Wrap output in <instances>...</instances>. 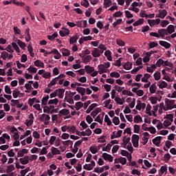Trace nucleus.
<instances>
[{
  "label": "nucleus",
  "mask_w": 176,
  "mask_h": 176,
  "mask_svg": "<svg viewBox=\"0 0 176 176\" xmlns=\"http://www.w3.org/2000/svg\"><path fill=\"white\" fill-rule=\"evenodd\" d=\"M139 142H140V135L133 134L132 135V144L134 148H138Z\"/></svg>",
  "instance_id": "f257e3e1"
},
{
  "label": "nucleus",
  "mask_w": 176,
  "mask_h": 176,
  "mask_svg": "<svg viewBox=\"0 0 176 176\" xmlns=\"http://www.w3.org/2000/svg\"><path fill=\"white\" fill-rule=\"evenodd\" d=\"M142 141H144L142 142V145H146L148 144V141H149V133L144 132L143 133Z\"/></svg>",
  "instance_id": "f03ea898"
},
{
  "label": "nucleus",
  "mask_w": 176,
  "mask_h": 176,
  "mask_svg": "<svg viewBox=\"0 0 176 176\" xmlns=\"http://www.w3.org/2000/svg\"><path fill=\"white\" fill-rule=\"evenodd\" d=\"M159 14L156 15V17H159L160 19H164L167 16V10H159Z\"/></svg>",
  "instance_id": "7ed1b4c3"
},
{
  "label": "nucleus",
  "mask_w": 176,
  "mask_h": 176,
  "mask_svg": "<svg viewBox=\"0 0 176 176\" xmlns=\"http://www.w3.org/2000/svg\"><path fill=\"white\" fill-rule=\"evenodd\" d=\"M102 157H103L104 160H109L110 162H113V157L107 153H102Z\"/></svg>",
  "instance_id": "20e7f679"
},
{
  "label": "nucleus",
  "mask_w": 176,
  "mask_h": 176,
  "mask_svg": "<svg viewBox=\"0 0 176 176\" xmlns=\"http://www.w3.org/2000/svg\"><path fill=\"white\" fill-rule=\"evenodd\" d=\"M98 74H100V75H101L102 74H105V73H107V69H106V67H105V65H104L103 64L99 65L98 66Z\"/></svg>",
  "instance_id": "39448f33"
},
{
  "label": "nucleus",
  "mask_w": 176,
  "mask_h": 176,
  "mask_svg": "<svg viewBox=\"0 0 176 176\" xmlns=\"http://www.w3.org/2000/svg\"><path fill=\"white\" fill-rule=\"evenodd\" d=\"M56 96L59 97V98H63L64 93H65V89H56Z\"/></svg>",
  "instance_id": "423d86ee"
},
{
  "label": "nucleus",
  "mask_w": 176,
  "mask_h": 176,
  "mask_svg": "<svg viewBox=\"0 0 176 176\" xmlns=\"http://www.w3.org/2000/svg\"><path fill=\"white\" fill-rule=\"evenodd\" d=\"M19 162L23 165L28 164L30 163V156L26 155L23 158H20Z\"/></svg>",
  "instance_id": "0eeeda50"
},
{
  "label": "nucleus",
  "mask_w": 176,
  "mask_h": 176,
  "mask_svg": "<svg viewBox=\"0 0 176 176\" xmlns=\"http://www.w3.org/2000/svg\"><path fill=\"white\" fill-rule=\"evenodd\" d=\"M162 138H163V137L162 136H157L156 138H155L154 139H153V144H154V145H156V146H159L160 145V142L162 141Z\"/></svg>",
  "instance_id": "6e6552de"
},
{
  "label": "nucleus",
  "mask_w": 176,
  "mask_h": 176,
  "mask_svg": "<svg viewBox=\"0 0 176 176\" xmlns=\"http://www.w3.org/2000/svg\"><path fill=\"white\" fill-rule=\"evenodd\" d=\"M78 39H79V36L76 33L72 37H70V38H69L70 45H74V43H76V42L78 41Z\"/></svg>",
  "instance_id": "1a4fd4ad"
},
{
  "label": "nucleus",
  "mask_w": 176,
  "mask_h": 176,
  "mask_svg": "<svg viewBox=\"0 0 176 176\" xmlns=\"http://www.w3.org/2000/svg\"><path fill=\"white\" fill-rule=\"evenodd\" d=\"M174 102H175V100L170 99H166L165 104H166V107H168L169 109H173V105H174Z\"/></svg>",
  "instance_id": "9d476101"
},
{
  "label": "nucleus",
  "mask_w": 176,
  "mask_h": 176,
  "mask_svg": "<svg viewBox=\"0 0 176 176\" xmlns=\"http://www.w3.org/2000/svg\"><path fill=\"white\" fill-rule=\"evenodd\" d=\"M159 43L161 46L165 47V49H170V47H171V44H170V43H168L167 41H160Z\"/></svg>",
  "instance_id": "9b49d317"
},
{
  "label": "nucleus",
  "mask_w": 176,
  "mask_h": 176,
  "mask_svg": "<svg viewBox=\"0 0 176 176\" xmlns=\"http://www.w3.org/2000/svg\"><path fill=\"white\" fill-rule=\"evenodd\" d=\"M39 120H40V122H45L46 120H50V116L43 113L39 117Z\"/></svg>",
  "instance_id": "f8f14e48"
},
{
  "label": "nucleus",
  "mask_w": 176,
  "mask_h": 176,
  "mask_svg": "<svg viewBox=\"0 0 176 176\" xmlns=\"http://www.w3.org/2000/svg\"><path fill=\"white\" fill-rule=\"evenodd\" d=\"M52 53L53 54H55V56H54L55 60H58L61 58V54H60V52H58V50H57L56 49H53Z\"/></svg>",
  "instance_id": "ddd939ff"
},
{
  "label": "nucleus",
  "mask_w": 176,
  "mask_h": 176,
  "mask_svg": "<svg viewBox=\"0 0 176 176\" xmlns=\"http://www.w3.org/2000/svg\"><path fill=\"white\" fill-rule=\"evenodd\" d=\"M25 35H26L25 37L26 42H30L31 41V34H30V28L25 29Z\"/></svg>",
  "instance_id": "4468645a"
},
{
  "label": "nucleus",
  "mask_w": 176,
  "mask_h": 176,
  "mask_svg": "<svg viewBox=\"0 0 176 176\" xmlns=\"http://www.w3.org/2000/svg\"><path fill=\"white\" fill-rule=\"evenodd\" d=\"M157 89V87L156 86V82H154L150 86V88H149L150 93L151 94H155V93H156Z\"/></svg>",
  "instance_id": "2eb2a0df"
},
{
  "label": "nucleus",
  "mask_w": 176,
  "mask_h": 176,
  "mask_svg": "<svg viewBox=\"0 0 176 176\" xmlns=\"http://www.w3.org/2000/svg\"><path fill=\"white\" fill-rule=\"evenodd\" d=\"M82 58L83 60L84 64H87V63H89V61H91L93 57H91L90 55H87L85 57V56H82Z\"/></svg>",
  "instance_id": "dca6fc26"
},
{
  "label": "nucleus",
  "mask_w": 176,
  "mask_h": 176,
  "mask_svg": "<svg viewBox=\"0 0 176 176\" xmlns=\"http://www.w3.org/2000/svg\"><path fill=\"white\" fill-rule=\"evenodd\" d=\"M167 86L168 85L167 82H166V81L160 80L158 82V87H160V89H166Z\"/></svg>",
  "instance_id": "f3484780"
},
{
  "label": "nucleus",
  "mask_w": 176,
  "mask_h": 176,
  "mask_svg": "<svg viewBox=\"0 0 176 176\" xmlns=\"http://www.w3.org/2000/svg\"><path fill=\"white\" fill-rule=\"evenodd\" d=\"M168 34H173L175 32V26L174 25H169L166 28Z\"/></svg>",
  "instance_id": "a211bd4d"
},
{
  "label": "nucleus",
  "mask_w": 176,
  "mask_h": 176,
  "mask_svg": "<svg viewBox=\"0 0 176 176\" xmlns=\"http://www.w3.org/2000/svg\"><path fill=\"white\" fill-rule=\"evenodd\" d=\"M59 34L60 36L64 37L67 36V35H69V29H65V30H60L59 31Z\"/></svg>",
  "instance_id": "6ab92c4d"
},
{
  "label": "nucleus",
  "mask_w": 176,
  "mask_h": 176,
  "mask_svg": "<svg viewBox=\"0 0 176 176\" xmlns=\"http://www.w3.org/2000/svg\"><path fill=\"white\" fill-rule=\"evenodd\" d=\"M76 91L81 94L82 96H85V93H86V88L78 87L76 88Z\"/></svg>",
  "instance_id": "aec40b11"
},
{
  "label": "nucleus",
  "mask_w": 176,
  "mask_h": 176,
  "mask_svg": "<svg viewBox=\"0 0 176 176\" xmlns=\"http://www.w3.org/2000/svg\"><path fill=\"white\" fill-rule=\"evenodd\" d=\"M132 67H133V63L130 62H127L124 63L123 65L124 69H126L127 71H129V69H131Z\"/></svg>",
  "instance_id": "412c9836"
},
{
  "label": "nucleus",
  "mask_w": 176,
  "mask_h": 176,
  "mask_svg": "<svg viewBox=\"0 0 176 176\" xmlns=\"http://www.w3.org/2000/svg\"><path fill=\"white\" fill-rule=\"evenodd\" d=\"M62 143L63 145H65V146H69L70 145V148L72 149V145H74V142H72V140L63 141Z\"/></svg>",
  "instance_id": "4be33fe9"
},
{
  "label": "nucleus",
  "mask_w": 176,
  "mask_h": 176,
  "mask_svg": "<svg viewBox=\"0 0 176 176\" xmlns=\"http://www.w3.org/2000/svg\"><path fill=\"white\" fill-rule=\"evenodd\" d=\"M101 112V109L100 108H96L94 111L91 113V116H93L94 118H96L98 113Z\"/></svg>",
  "instance_id": "5701e85b"
},
{
  "label": "nucleus",
  "mask_w": 176,
  "mask_h": 176,
  "mask_svg": "<svg viewBox=\"0 0 176 176\" xmlns=\"http://www.w3.org/2000/svg\"><path fill=\"white\" fill-rule=\"evenodd\" d=\"M57 80H58V78L56 77L53 78L51 82L48 84L47 87H52V86L56 85L57 83Z\"/></svg>",
  "instance_id": "b1692460"
},
{
  "label": "nucleus",
  "mask_w": 176,
  "mask_h": 176,
  "mask_svg": "<svg viewBox=\"0 0 176 176\" xmlns=\"http://www.w3.org/2000/svg\"><path fill=\"white\" fill-rule=\"evenodd\" d=\"M28 51L30 52L31 57H34V56H35V54H34V48H32V45L31 44L28 45Z\"/></svg>",
  "instance_id": "393cba45"
},
{
  "label": "nucleus",
  "mask_w": 176,
  "mask_h": 176,
  "mask_svg": "<svg viewBox=\"0 0 176 176\" xmlns=\"http://www.w3.org/2000/svg\"><path fill=\"white\" fill-rule=\"evenodd\" d=\"M85 71L87 74H91V72H94V67H91L90 65L85 66Z\"/></svg>",
  "instance_id": "a878e982"
},
{
  "label": "nucleus",
  "mask_w": 176,
  "mask_h": 176,
  "mask_svg": "<svg viewBox=\"0 0 176 176\" xmlns=\"http://www.w3.org/2000/svg\"><path fill=\"white\" fill-rule=\"evenodd\" d=\"M57 36H58V33L54 32L52 35H48L47 39H49V41H54Z\"/></svg>",
  "instance_id": "bb28decb"
},
{
  "label": "nucleus",
  "mask_w": 176,
  "mask_h": 176,
  "mask_svg": "<svg viewBox=\"0 0 176 176\" xmlns=\"http://www.w3.org/2000/svg\"><path fill=\"white\" fill-rule=\"evenodd\" d=\"M130 140L131 138H126V136L124 137V139H123V143H122V145H124V148H126V146H127V144H130Z\"/></svg>",
  "instance_id": "cd10ccee"
},
{
  "label": "nucleus",
  "mask_w": 176,
  "mask_h": 176,
  "mask_svg": "<svg viewBox=\"0 0 176 176\" xmlns=\"http://www.w3.org/2000/svg\"><path fill=\"white\" fill-rule=\"evenodd\" d=\"M47 101H49V95L43 97L41 100V105H47Z\"/></svg>",
  "instance_id": "c85d7f7f"
},
{
  "label": "nucleus",
  "mask_w": 176,
  "mask_h": 176,
  "mask_svg": "<svg viewBox=\"0 0 176 176\" xmlns=\"http://www.w3.org/2000/svg\"><path fill=\"white\" fill-rule=\"evenodd\" d=\"M91 54L93 57H100V54L98 53V48H94V50L91 51Z\"/></svg>",
  "instance_id": "c756f323"
},
{
  "label": "nucleus",
  "mask_w": 176,
  "mask_h": 176,
  "mask_svg": "<svg viewBox=\"0 0 176 176\" xmlns=\"http://www.w3.org/2000/svg\"><path fill=\"white\" fill-rule=\"evenodd\" d=\"M112 5V0H104V8H109Z\"/></svg>",
  "instance_id": "7c9ffc66"
},
{
  "label": "nucleus",
  "mask_w": 176,
  "mask_h": 176,
  "mask_svg": "<svg viewBox=\"0 0 176 176\" xmlns=\"http://www.w3.org/2000/svg\"><path fill=\"white\" fill-rule=\"evenodd\" d=\"M62 52V54L63 56H64L65 57H67L68 56H69V54H71V52H69V50H68L67 49H62L61 50Z\"/></svg>",
  "instance_id": "2f4dec72"
},
{
  "label": "nucleus",
  "mask_w": 176,
  "mask_h": 176,
  "mask_svg": "<svg viewBox=\"0 0 176 176\" xmlns=\"http://www.w3.org/2000/svg\"><path fill=\"white\" fill-rule=\"evenodd\" d=\"M52 153L53 155H61V151H60V150H58V148H57L56 147H52Z\"/></svg>",
  "instance_id": "473e14b6"
},
{
  "label": "nucleus",
  "mask_w": 176,
  "mask_h": 176,
  "mask_svg": "<svg viewBox=\"0 0 176 176\" xmlns=\"http://www.w3.org/2000/svg\"><path fill=\"white\" fill-rule=\"evenodd\" d=\"M59 113L63 115V116H67V115H69V110L63 109L59 111Z\"/></svg>",
  "instance_id": "72a5a7b5"
},
{
  "label": "nucleus",
  "mask_w": 176,
  "mask_h": 176,
  "mask_svg": "<svg viewBox=\"0 0 176 176\" xmlns=\"http://www.w3.org/2000/svg\"><path fill=\"white\" fill-rule=\"evenodd\" d=\"M133 122L134 123H140V122H142V118L140 115L135 116L133 118Z\"/></svg>",
  "instance_id": "f704fd0d"
},
{
  "label": "nucleus",
  "mask_w": 176,
  "mask_h": 176,
  "mask_svg": "<svg viewBox=\"0 0 176 176\" xmlns=\"http://www.w3.org/2000/svg\"><path fill=\"white\" fill-rule=\"evenodd\" d=\"M141 24H144V19H140L137 21H135L133 25L134 27H138V25H141Z\"/></svg>",
  "instance_id": "c9c22d12"
},
{
  "label": "nucleus",
  "mask_w": 176,
  "mask_h": 176,
  "mask_svg": "<svg viewBox=\"0 0 176 176\" xmlns=\"http://www.w3.org/2000/svg\"><path fill=\"white\" fill-rule=\"evenodd\" d=\"M34 65L36 67H42V68L45 67V64L39 60L34 61Z\"/></svg>",
  "instance_id": "e433bc0d"
},
{
  "label": "nucleus",
  "mask_w": 176,
  "mask_h": 176,
  "mask_svg": "<svg viewBox=\"0 0 176 176\" xmlns=\"http://www.w3.org/2000/svg\"><path fill=\"white\" fill-rule=\"evenodd\" d=\"M28 72L33 73V74H36L38 69L36 67H34L33 66H30L29 68H28Z\"/></svg>",
  "instance_id": "4c0bfd02"
},
{
  "label": "nucleus",
  "mask_w": 176,
  "mask_h": 176,
  "mask_svg": "<svg viewBox=\"0 0 176 176\" xmlns=\"http://www.w3.org/2000/svg\"><path fill=\"white\" fill-rule=\"evenodd\" d=\"M104 122L107 123V126H111L112 124V121H111V119L108 116V115H106L104 116Z\"/></svg>",
  "instance_id": "58836bf2"
},
{
  "label": "nucleus",
  "mask_w": 176,
  "mask_h": 176,
  "mask_svg": "<svg viewBox=\"0 0 176 176\" xmlns=\"http://www.w3.org/2000/svg\"><path fill=\"white\" fill-rule=\"evenodd\" d=\"M80 108H83V102H76V110L79 111Z\"/></svg>",
  "instance_id": "ea45409f"
},
{
  "label": "nucleus",
  "mask_w": 176,
  "mask_h": 176,
  "mask_svg": "<svg viewBox=\"0 0 176 176\" xmlns=\"http://www.w3.org/2000/svg\"><path fill=\"white\" fill-rule=\"evenodd\" d=\"M89 151L93 153V155H96V153L98 152V148H97V146H92L89 148Z\"/></svg>",
  "instance_id": "a19ab883"
},
{
  "label": "nucleus",
  "mask_w": 176,
  "mask_h": 176,
  "mask_svg": "<svg viewBox=\"0 0 176 176\" xmlns=\"http://www.w3.org/2000/svg\"><path fill=\"white\" fill-rule=\"evenodd\" d=\"M122 94H123V96H129L131 97H133V96H134V94H132L131 91H130L129 90H126V89L122 91Z\"/></svg>",
  "instance_id": "79ce46f5"
},
{
  "label": "nucleus",
  "mask_w": 176,
  "mask_h": 176,
  "mask_svg": "<svg viewBox=\"0 0 176 176\" xmlns=\"http://www.w3.org/2000/svg\"><path fill=\"white\" fill-rule=\"evenodd\" d=\"M65 94L69 98H72L76 94V92H72L71 91L68 92V91H66Z\"/></svg>",
  "instance_id": "37998d69"
},
{
  "label": "nucleus",
  "mask_w": 176,
  "mask_h": 176,
  "mask_svg": "<svg viewBox=\"0 0 176 176\" xmlns=\"http://www.w3.org/2000/svg\"><path fill=\"white\" fill-rule=\"evenodd\" d=\"M164 65L165 67H170V68H173L174 67V64L168 60H164Z\"/></svg>",
  "instance_id": "c03bdc74"
},
{
  "label": "nucleus",
  "mask_w": 176,
  "mask_h": 176,
  "mask_svg": "<svg viewBox=\"0 0 176 176\" xmlns=\"http://www.w3.org/2000/svg\"><path fill=\"white\" fill-rule=\"evenodd\" d=\"M164 64V60L162 58H160L155 63L156 67H160Z\"/></svg>",
  "instance_id": "a18cd8bd"
},
{
  "label": "nucleus",
  "mask_w": 176,
  "mask_h": 176,
  "mask_svg": "<svg viewBox=\"0 0 176 176\" xmlns=\"http://www.w3.org/2000/svg\"><path fill=\"white\" fill-rule=\"evenodd\" d=\"M122 60H123V58H120L116 60V63H113V65H115L116 67H120V65H122Z\"/></svg>",
  "instance_id": "49530a36"
},
{
  "label": "nucleus",
  "mask_w": 176,
  "mask_h": 176,
  "mask_svg": "<svg viewBox=\"0 0 176 176\" xmlns=\"http://www.w3.org/2000/svg\"><path fill=\"white\" fill-rule=\"evenodd\" d=\"M113 123L116 126H118V124L120 123V120H119V117H113Z\"/></svg>",
  "instance_id": "de8ad7c7"
},
{
  "label": "nucleus",
  "mask_w": 176,
  "mask_h": 176,
  "mask_svg": "<svg viewBox=\"0 0 176 176\" xmlns=\"http://www.w3.org/2000/svg\"><path fill=\"white\" fill-rule=\"evenodd\" d=\"M118 162H120V163H121V164L124 166V164H126V163H127V159H126V157H121L119 158Z\"/></svg>",
  "instance_id": "09e8293b"
},
{
  "label": "nucleus",
  "mask_w": 176,
  "mask_h": 176,
  "mask_svg": "<svg viewBox=\"0 0 176 176\" xmlns=\"http://www.w3.org/2000/svg\"><path fill=\"white\" fill-rule=\"evenodd\" d=\"M142 102H141V100H137V105L135 106L136 109H138V111H141L142 109Z\"/></svg>",
  "instance_id": "8fccbe9b"
},
{
  "label": "nucleus",
  "mask_w": 176,
  "mask_h": 176,
  "mask_svg": "<svg viewBox=\"0 0 176 176\" xmlns=\"http://www.w3.org/2000/svg\"><path fill=\"white\" fill-rule=\"evenodd\" d=\"M19 96H20V91L15 89L12 92V96L14 98H17V97H19Z\"/></svg>",
  "instance_id": "3c124183"
},
{
  "label": "nucleus",
  "mask_w": 176,
  "mask_h": 176,
  "mask_svg": "<svg viewBox=\"0 0 176 176\" xmlns=\"http://www.w3.org/2000/svg\"><path fill=\"white\" fill-rule=\"evenodd\" d=\"M111 78H120V74L116 72H113L110 74Z\"/></svg>",
  "instance_id": "603ef678"
},
{
  "label": "nucleus",
  "mask_w": 176,
  "mask_h": 176,
  "mask_svg": "<svg viewBox=\"0 0 176 176\" xmlns=\"http://www.w3.org/2000/svg\"><path fill=\"white\" fill-rule=\"evenodd\" d=\"M28 171H30V167H27L25 169L21 170L20 172L21 176H25V174H27Z\"/></svg>",
  "instance_id": "864d4df0"
},
{
  "label": "nucleus",
  "mask_w": 176,
  "mask_h": 176,
  "mask_svg": "<svg viewBox=\"0 0 176 176\" xmlns=\"http://www.w3.org/2000/svg\"><path fill=\"white\" fill-rule=\"evenodd\" d=\"M17 44L21 47V49H24L25 47V43L21 41V40H17Z\"/></svg>",
  "instance_id": "5fc2aeb1"
},
{
  "label": "nucleus",
  "mask_w": 176,
  "mask_h": 176,
  "mask_svg": "<svg viewBox=\"0 0 176 176\" xmlns=\"http://www.w3.org/2000/svg\"><path fill=\"white\" fill-rule=\"evenodd\" d=\"M9 56V54L7 52H3L1 54V58H3V60H6Z\"/></svg>",
  "instance_id": "6e6d98bb"
},
{
  "label": "nucleus",
  "mask_w": 176,
  "mask_h": 176,
  "mask_svg": "<svg viewBox=\"0 0 176 176\" xmlns=\"http://www.w3.org/2000/svg\"><path fill=\"white\" fill-rule=\"evenodd\" d=\"M15 168H14V165L12 164L10 165L7 167V173H12V171H14Z\"/></svg>",
  "instance_id": "4d7b16f0"
},
{
  "label": "nucleus",
  "mask_w": 176,
  "mask_h": 176,
  "mask_svg": "<svg viewBox=\"0 0 176 176\" xmlns=\"http://www.w3.org/2000/svg\"><path fill=\"white\" fill-rule=\"evenodd\" d=\"M80 4L82 6H84V8H89V6L90 5V3H89V1L87 0H83L81 1Z\"/></svg>",
  "instance_id": "13d9d810"
},
{
  "label": "nucleus",
  "mask_w": 176,
  "mask_h": 176,
  "mask_svg": "<svg viewBox=\"0 0 176 176\" xmlns=\"http://www.w3.org/2000/svg\"><path fill=\"white\" fill-rule=\"evenodd\" d=\"M159 44L157 43H155V41L150 42L148 45V49H153V47H156V46H158Z\"/></svg>",
  "instance_id": "bf43d9fd"
},
{
  "label": "nucleus",
  "mask_w": 176,
  "mask_h": 176,
  "mask_svg": "<svg viewBox=\"0 0 176 176\" xmlns=\"http://www.w3.org/2000/svg\"><path fill=\"white\" fill-rule=\"evenodd\" d=\"M67 130H69L70 133H72L74 134L76 131V126H67Z\"/></svg>",
  "instance_id": "052dcab7"
},
{
  "label": "nucleus",
  "mask_w": 176,
  "mask_h": 176,
  "mask_svg": "<svg viewBox=\"0 0 176 176\" xmlns=\"http://www.w3.org/2000/svg\"><path fill=\"white\" fill-rule=\"evenodd\" d=\"M170 159H171V155H170V153H166L164 155V160L166 163H168V160H170Z\"/></svg>",
  "instance_id": "680f3d73"
},
{
  "label": "nucleus",
  "mask_w": 176,
  "mask_h": 176,
  "mask_svg": "<svg viewBox=\"0 0 176 176\" xmlns=\"http://www.w3.org/2000/svg\"><path fill=\"white\" fill-rule=\"evenodd\" d=\"M140 129H141V126L138 124H135L133 126V131L134 133H136L138 134L140 133Z\"/></svg>",
  "instance_id": "e2e57ef3"
},
{
  "label": "nucleus",
  "mask_w": 176,
  "mask_h": 176,
  "mask_svg": "<svg viewBox=\"0 0 176 176\" xmlns=\"http://www.w3.org/2000/svg\"><path fill=\"white\" fill-rule=\"evenodd\" d=\"M48 104L50 105H52V104H54L55 105H57V104H58V99L55 98V99H53V100H50L49 102H48Z\"/></svg>",
  "instance_id": "0e129e2a"
},
{
  "label": "nucleus",
  "mask_w": 176,
  "mask_h": 176,
  "mask_svg": "<svg viewBox=\"0 0 176 176\" xmlns=\"http://www.w3.org/2000/svg\"><path fill=\"white\" fill-rule=\"evenodd\" d=\"M116 43H117V45H118V46H124V45H126L124 41H123V40L120 39V38L116 40Z\"/></svg>",
  "instance_id": "69168bd1"
},
{
  "label": "nucleus",
  "mask_w": 176,
  "mask_h": 176,
  "mask_svg": "<svg viewBox=\"0 0 176 176\" xmlns=\"http://www.w3.org/2000/svg\"><path fill=\"white\" fill-rule=\"evenodd\" d=\"M80 126H81V127L83 129V130H85V129H87V127H89V125L85 121H81V122L80 123Z\"/></svg>",
  "instance_id": "338daca9"
},
{
  "label": "nucleus",
  "mask_w": 176,
  "mask_h": 176,
  "mask_svg": "<svg viewBox=\"0 0 176 176\" xmlns=\"http://www.w3.org/2000/svg\"><path fill=\"white\" fill-rule=\"evenodd\" d=\"M154 79L155 80H160V72H157L154 74Z\"/></svg>",
  "instance_id": "774afa93"
}]
</instances>
